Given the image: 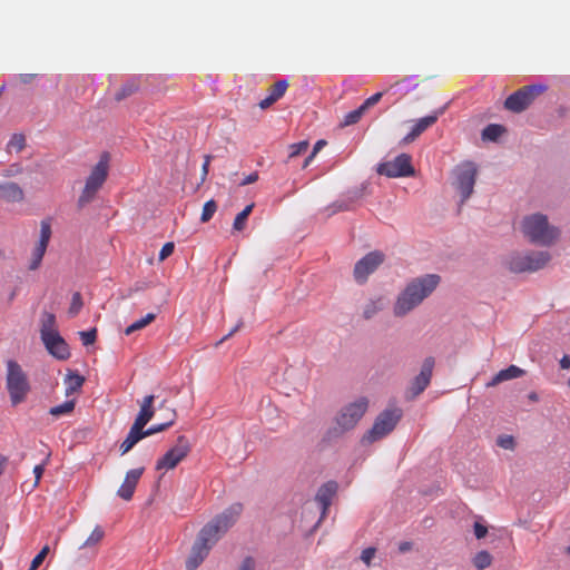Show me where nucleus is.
I'll use <instances>...</instances> for the list:
<instances>
[{"label": "nucleus", "instance_id": "nucleus-38", "mask_svg": "<svg viewBox=\"0 0 570 570\" xmlns=\"http://www.w3.org/2000/svg\"><path fill=\"white\" fill-rule=\"evenodd\" d=\"M364 114H365V111L360 106L358 108H356L345 115L344 120L341 124V126L346 127V126H352V125L357 124Z\"/></svg>", "mask_w": 570, "mask_h": 570}, {"label": "nucleus", "instance_id": "nucleus-61", "mask_svg": "<svg viewBox=\"0 0 570 570\" xmlns=\"http://www.w3.org/2000/svg\"><path fill=\"white\" fill-rule=\"evenodd\" d=\"M412 547H413V543L410 542V541H402L400 542L399 544V551L401 553H406L409 552L410 550H412Z\"/></svg>", "mask_w": 570, "mask_h": 570}, {"label": "nucleus", "instance_id": "nucleus-35", "mask_svg": "<svg viewBox=\"0 0 570 570\" xmlns=\"http://www.w3.org/2000/svg\"><path fill=\"white\" fill-rule=\"evenodd\" d=\"M331 210L330 215L340 213V212H348L353 210L354 206L348 202V199L343 195L341 199H337L333 204L327 207Z\"/></svg>", "mask_w": 570, "mask_h": 570}, {"label": "nucleus", "instance_id": "nucleus-63", "mask_svg": "<svg viewBox=\"0 0 570 570\" xmlns=\"http://www.w3.org/2000/svg\"><path fill=\"white\" fill-rule=\"evenodd\" d=\"M326 144H327V142H326V140H324V139H320V140H317V141L315 142L314 147H313L312 153H313L314 155H317V153H320V150H321V149H322Z\"/></svg>", "mask_w": 570, "mask_h": 570}, {"label": "nucleus", "instance_id": "nucleus-1", "mask_svg": "<svg viewBox=\"0 0 570 570\" xmlns=\"http://www.w3.org/2000/svg\"><path fill=\"white\" fill-rule=\"evenodd\" d=\"M242 510L243 505L240 503L233 504L199 530L185 562L187 570H196L203 563L213 547L235 523Z\"/></svg>", "mask_w": 570, "mask_h": 570}, {"label": "nucleus", "instance_id": "nucleus-43", "mask_svg": "<svg viewBox=\"0 0 570 570\" xmlns=\"http://www.w3.org/2000/svg\"><path fill=\"white\" fill-rule=\"evenodd\" d=\"M51 237V225L48 220H42L40 226V238L38 245L48 247Z\"/></svg>", "mask_w": 570, "mask_h": 570}, {"label": "nucleus", "instance_id": "nucleus-5", "mask_svg": "<svg viewBox=\"0 0 570 570\" xmlns=\"http://www.w3.org/2000/svg\"><path fill=\"white\" fill-rule=\"evenodd\" d=\"M6 387L12 406L24 402L31 390L27 374L14 360L7 361Z\"/></svg>", "mask_w": 570, "mask_h": 570}, {"label": "nucleus", "instance_id": "nucleus-39", "mask_svg": "<svg viewBox=\"0 0 570 570\" xmlns=\"http://www.w3.org/2000/svg\"><path fill=\"white\" fill-rule=\"evenodd\" d=\"M288 88V81L286 79H279L277 80L272 90H271V94L269 96L275 100L277 101L278 99H281L284 94L286 92Z\"/></svg>", "mask_w": 570, "mask_h": 570}, {"label": "nucleus", "instance_id": "nucleus-18", "mask_svg": "<svg viewBox=\"0 0 570 570\" xmlns=\"http://www.w3.org/2000/svg\"><path fill=\"white\" fill-rule=\"evenodd\" d=\"M145 471V468H137L129 470L126 473L125 480L120 488L117 491L118 497H120L122 500L129 501L131 500L136 487L138 484L139 479L141 478L142 473Z\"/></svg>", "mask_w": 570, "mask_h": 570}, {"label": "nucleus", "instance_id": "nucleus-26", "mask_svg": "<svg viewBox=\"0 0 570 570\" xmlns=\"http://www.w3.org/2000/svg\"><path fill=\"white\" fill-rule=\"evenodd\" d=\"M66 382L68 384L66 395L69 396L80 391L85 383V377L77 372L68 371Z\"/></svg>", "mask_w": 570, "mask_h": 570}, {"label": "nucleus", "instance_id": "nucleus-51", "mask_svg": "<svg viewBox=\"0 0 570 570\" xmlns=\"http://www.w3.org/2000/svg\"><path fill=\"white\" fill-rule=\"evenodd\" d=\"M383 95H384V92H382V91L374 94L370 98L365 99V101L361 105V107L363 108L364 111H366L368 108L376 105L382 99Z\"/></svg>", "mask_w": 570, "mask_h": 570}, {"label": "nucleus", "instance_id": "nucleus-25", "mask_svg": "<svg viewBox=\"0 0 570 570\" xmlns=\"http://www.w3.org/2000/svg\"><path fill=\"white\" fill-rule=\"evenodd\" d=\"M508 131L507 127L500 124H489L481 132L483 141L497 142L499 138Z\"/></svg>", "mask_w": 570, "mask_h": 570}, {"label": "nucleus", "instance_id": "nucleus-36", "mask_svg": "<svg viewBox=\"0 0 570 570\" xmlns=\"http://www.w3.org/2000/svg\"><path fill=\"white\" fill-rule=\"evenodd\" d=\"M145 438H147L145 433V428L136 423H132L126 439L129 440L130 443L136 445L139 441H141Z\"/></svg>", "mask_w": 570, "mask_h": 570}, {"label": "nucleus", "instance_id": "nucleus-19", "mask_svg": "<svg viewBox=\"0 0 570 570\" xmlns=\"http://www.w3.org/2000/svg\"><path fill=\"white\" fill-rule=\"evenodd\" d=\"M155 395L150 394L144 397L140 403V410L135 417L134 423L141 425L145 428L155 415V406H154Z\"/></svg>", "mask_w": 570, "mask_h": 570}, {"label": "nucleus", "instance_id": "nucleus-31", "mask_svg": "<svg viewBox=\"0 0 570 570\" xmlns=\"http://www.w3.org/2000/svg\"><path fill=\"white\" fill-rule=\"evenodd\" d=\"M97 193H98V189L85 184L81 195L79 196L78 202H77L78 208L82 209L89 203H91L95 199Z\"/></svg>", "mask_w": 570, "mask_h": 570}, {"label": "nucleus", "instance_id": "nucleus-52", "mask_svg": "<svg viewBox=\"0 0 570 570\" xmlns=\"http://www.w3.org/2000/svg\"><path fill=\"white\" fill-rule=\"evenodd\" d=\"M376 553V549L374 547H368L362 551L361 560L366 564L370 566L372 559L374 558Z\"/></svg>", "mask_w": 570, "mask_h": 570}, {"label": "nucleus", "instance_id": "nucleus-44", "mask_svg": "<svg viewBox=\"0 0 570 570\" xmlns=\"http://www.w3.org/2000/svg\"><path fill=\"white\" fill-rule=\"evenodd\" d=\"M83 306L82 296L79 292L72 294L71 304L68 309V314L73 317L79 314L80 309Z\"/></svg>", "mask_w": 570, "mask_h": 570}, {"label": "nucleus", "instance_id": "nucleus-33", "mask_svg": "<svg viewBox=\"0 0 570 570\" xmlns=\"http://www.w3.org/2000/svg\"><path fill=\"white\" fill-rule=\"evenodd\" d=\"M156 318V314L154 313H148L146 316H144L142 318L134 322L132 324H130L126 330H125V334L126 335H130L132 334L134 332L136 331H139V330H142L144 327H146L147 325H149L151 322H154Z\"/></svg>", "mask_w": 570, "mask_h": 570}, {"label": "nucleus", "instance_id": "nucleus-46", "mask_svg": "<svg viewBox=\"0 0 570 570\" xmlns=\"http://www.w3.org/2000/svg\"><path fill=\"white\" fill-rule=\"evenodd\" d=\"M104 530L97 525L80 548L90 547L98 543L104 538Z\"/></svg>", "mask_w": 570, "mask_h": 570}, {"label": "nucleus", "instance_id": "nucleus-8", "mask_svg": "<svg viewBox=\"0 0 570 570\" xmlns=\"http://www.w3.org/2000/svg\"><path fill=\"white\" fill-rule=\"evenodd\" d=\"M476 174V167L472 161H468L455 169V179L453 185L461 196V205L464 204L473 194Z\"/></svg>", "mask_w": 570, "mask_h": 570}, {"label": "nucleus", "instance_id": "nucleus-17", "mask_svg": "<svg viewBox=\"0 0 570 570\" xmlns=\"http://www.w3.org/2000/svg\"><path fill=\"white\" fill-rule=\"evenodd\" d=\"M444 112V107L436 110L434 114L420 118L412 127L411 131L401 140L402 145L413 142L421 134H423L429 127L438 121L439 116Z\"/></svg>", "mask_w": 570, "mask_h": 570}, {"label": "nucleus", "instance_id": "nucleus-47", "mask_svg": "<svg viewBox=\"0 0 570 570\" xmlns=\"http://www.w3.org/2000/svg\"><path fill=\"white\" fill-rule=\"evenodd\" d=\"M49 551H50L49 546H45L37 553V556L32 559V561L30 563V567H29V570H37L40 567V564L43 562V560L46 559V557L49 553Z\"/></svg>", "mask_w": 570, "mask_h": 570}, {"label": "nucleus", "instance_id": "nucleus-7", "mask_svg": "<svg viewBox=\"0 0 570 570\" xmlns=\"http://www.w3.org/2000/svg\"><path fill=\"white\" fill-rule=\"evenodd\" d=\"M547 90L548 86L542 83L524 86L508 96L504 100L503 107L514 114H521L531 106L537 97Z\"/></svg>", "mask_w": 570, "mask_h": 570}, {"label": "nucleus", "instance_id": "nucleus-4", "mask_svg": "<svg viewBox=\"0 0 570 570\" xmlns=\"http://www.w3.org/2000/svg\"><path fill=\"white\" fill-rule=\"evenodd\" d=\"M550 261L551 254L547 250H529L524 254L514 252L504 258L503 265L514 274L533 273L542 269Z\"/></svg>", "mask_w": 570, "mask_h": 570}, {"label": "nucleus", "instance_id": "nucleus-58", "mask_svg": "<svg viewBox=\"0 0 570 570\" xmlns=\"http://www.w3.org/2000/svg\"><path fill=\"white\" fill-rule=\"evenodd\" d=\"M243 321H239L235 327H233L226 335H224L222 337V340L217 343V344H220L223 343L224 341L228 340L229 337H232L236 332H238L240 330V327L243 326Z\"/></svg>", "mask_w": 570, "mask_h": 570}, {"label": "nucleus", "instance_id": "nucleus-59", "mask_svg": "<svg viewBox=\"0 0 570 570\" xmlns=\"http://www.w3.org/2000/svg\"><path fill=\"white\" fill-rule=\"evenodd\" d=\"M134 446L135 445L130 443L129 440L125 439L119 445L120 454L124 455L128 453Z\"/></svg>", "mask_w": 570, "mask_h": 570}, {"label": "nucleus", "instance_id": "nucleus-30", "mask_svg": "<svg viewBox=\"0 0 570 570\" xmlns=\"http://www.w3.org/2000/svg\"><path fill=\"white\" fill-rule=\"evenodd\" d=\"M367 188H368V183L364 181V183L361 184V186L351 188L346 193H344L343 195L354 206V204L357 200L362 199L365 196Z\"/></svg>", "mask_w": 570, "mask_h": 570}, {"label": "nucleus", "instance_id": "nucleus-41", "mask_svg": "<svg viewBox=\"0 0 570 570\" xmlns=\"http://www.w3.org/2000/svg\"><path fill=\"white\" fill-rule=\"evenodd\" d=\"M308 146H309L308 140H302L299 142L289 145V154H288L286 163H288L291 159L305 153L307 150Z\"/></svg>", "mask_w": 570, "mask_h": 570}, {"label": "nucleus", "instance_id": "nucleus-49", "mask_svg": "<svg viewBox=\"0 0 570 570\" xmlns=\"http://www.w3.org/2000/svg\"><path fill=\"white\" fill-rule=\"evenodd\" d=\"M43 472H45V463L38 464L33 468L35 481H33V483L30 484L29 491H33L38 487Z\"/></svg>", "mask_w": 570, "mask_h": 570}, {"label": "nucleus", "instance_id": "nucleus-50", "mask_svg": "<svg viewBox=\"0 0 570 570\" xmlns=\"http://www.w3.org/2000/svg\"><path fill=\"white\" fill-rule=\"evenodd\" d=\"M174 249H175V244L173 242H168V243L164 244L159 252V256H158L159 261L163 262L166 258H168L174 253Z\"/></svg>", "mask_w": 570, "mask_h": 570}, {"label": "nucleus", "instance_id": "nucleus-64", "mask_svg": "<svg viewBox=\"0 0 570 570\" xmlns=\"http://www.w3.org/2000/svg\"><path fill=\"white\" fill-rule=\"evenodd\" d=\"M316 155H314L313 153H311L303 161L302 164V168L305 169L309 166V164L312 163V160L314 159Z\"/></svg>", "mask_w": 570, "mask_h": 570}, {"label": "nucleus", "instance_id": "nucleus-40", "mask_svg": "<svg viewBox=\"0 0 570 570\" xmlns=\"http://www.w3.org/2000/svg\"><path fill=\"white\" fill-rule=\"evenodd\" d=\"M46 250H47L46 246L37 245V247L35 248V250L32 253V259L29 265L30 271H36L39 268Z\"/></svg>", "mask_w": 570, "mask_h": 570}, {"label": "nucleus", "instance_id": "nucleus-37", "mask_svg": "<svg viewBox=\"0 0 570 570\" xmlns=\"http://www.w3.org/2000/svg\"><path fill=\"white\" fill-rule=\"evenodd\" d=\"M26 147V137L23 134H13L7 145V149L10 151L14 149L16 153H20Z\"/></svg>", "mask_w": 570, "mask_h": 570}, {"label": "nucleus", "instance_id": "nucleus-55", "mask_svg": "<svg viewBox=\"0 0 570 570\" xmlns=\"http://www.w3.org/2000/svg\"><path fill=\"white\" fill-rule=\"evenodd\" d=\"M210 160H212V156L210 155L205 156V161H204L203 167H202L200 184H203L206 180V178H207V175H208V171H209Z\"/></svg>", "mask_w": 570, "mask_h": 570}, {"label": "nucleus", "instance_id": "nucleus-57", "mask_svg": "<svg viewBox=\"0 0 570 570\" xmlns=\"http://www.w3.org/2000/svg\"><path fill=\"white\" fill-rule=\"evenodd\" d=\"M258 180V173L257 171H254L249 175H247L243 181H240L239 186H246V185H249V184H254L255 181Z\"/></svg>", "mask_w": 570, "mask_h": 570}, {"label": "nucleus", "instance_id": "nucleus-32", "mask_svg": "<svg viewBox=\"0 0 570 570\" xmlns=\"http://www.w3.org/2000/svg\"><path fill=\"white\" fill-rule=\"evenodd\" d=\"M75 406H76V400H68V401L63 402L62 404L50 407L49 414L52 416H56V417L61 416V415H67V414H70L73 412Z\"/></svg>", "mask_w": 570, "mask_h": 570}, {"label": "nucleus", "instance_id": "nucleus-3", "mask_svg": "<svg viewBox=\"0 0 570 570\" xmlns=\"http://www.w3.org/2000/svg\"><path fill=\"white\" fill-rule=\"evenodd\" d=\"M522 233L531 244L540 246H551L560 237L559 228L550 225L548 217L540 213L523 218Z\"/></svg>", "mask_w": 570, "mask_h": 570}, {"label": "nucleus", "instance_id": "nucleus-60", "mask_svg": "<svg viewBox=\"0 0 570 570\" xmlns=\"http://www.w3.org/2000/svg\"><path fill=\"white\" fill-rule=\"evenodd\" d=\"M276 101L268 95L266 98H264L263 100H261V102L258 104V106L262 108V109H267L268 107H271L273 104H275Z\"/></svg>", "mask_w": 570, "mask_h": 570}, {"label": "nucleus", "instance_id": "nucleus-10", "mask_svg": "<svg viewBox=\"0 0 570 570\" xmlns=\"http://www.w3.org/2000/svg\"><path fill=\"white\" fill-rule=\"evenodd\" d=\"M191 451V444L185 435H179L176 444L170 448L156 463V470L175 469Z\"/></svg>", "mask_w": 570, "mask_h": 570}, {"label": "nucleus", "instance_id": "nucleus-12", "mask_svg": "<svg viewBox=\"0 0 570 570\" xmlns=\"http://www.w3.org/2000/svg\"><path fill=\"white\" fill-rule=\"evenodd\" d=\"M434 366L435 358L433 356H426L423 360L420 373L412 379L406 390L407 400H414L425 391L431 383Z\"/></svg>", "mask_w": 570, "mask_h": 570}, {"label": "nucleus", "instance_id": "nucleus-42", "mask_svg": "<svg viewBox=\"0 0 570 570\" xmlns=\"http://www.w3.org/2000/svg\"><path fill=\"white\" fill-rule=\"evenodd\" d=\"M216 210H217L216 202L214 199H209L208 202H206L204 204L203 212L200 215V220L203 223L209 222L213 218Z\"/></svg>", "mask_w": 570, "mask_h": 570}, {"label": "nucleus", "instance_id": "nucleus-24", "mask_svg": "<svg viewBox=\"0 0 570 570\" xmlns=\"http://www.w3.org/2000/svg\"><path fill=\"white\" fill-rule=\"evenodd\" d=\"M55 331H58L56 315L48 311H42L40 315V338H42L45 334L50 335L55 333Z\"/></svg>", "mask_w": 570, "mask_h": 570}, {"label": "nucleus", "instance_id": "nucleus-22", "mask_svg": "<svg viewBox=\"0 0 570 570\" xmlns=\"http://www.w3.org/2000/svg\"><path fill=\"white\" fill-rule=\"evenodd\" d=\"M387 305V299L380 296L375 299H370L363 308V318L372 320L379 312L383 311Z\"/></svg>", "mask_w": 570, "mask_h": 570}, {"label": "nucleus", "instance_id": "nucleus-21", "mask_svg": "<svg viewBox=\"0 0 570 570\" xmlns=\"http://www.w3.org/2000/svg\"><path fill=\"white\" fill-rule=\"evenodd\" d=\"M525 371L520 368L519 366L517 365H509L507 368H503L501 371H499L493 377L492 380L487 384V386H495L498 384H500L501 382H504V381H508V380H512V379H517V377H521L523 375H525Z\"/></svg>", "mask_w": 570, "mask_h": 570}, {"label": "nucleus", "instance_id": "nucleus-9", "mask_svg": "<svg viewBox=\"0 0 570 570\" xmlns=\"http://www.w3.org/2000/svg\"><path fill=\"white\" fill-rule=\"evenodd\" d=\"M376 173L389 178L413 177L415 168L412 165V157L409 154H400L392 161L380 163Z\"/></svg>", "mask_w": 570, "mask_h": 570}, {"label": "nucleus", "instance_id": "nucleus-15", "mask_svg": "<svg viewBox=\"0 0 570 570\" xmlns=\"http://www.w3.org/2000/svg\"><path fill=\"white\" fill-rule=\"evenodd\" d=\"M109 159L110 155L107 151H104L100 155L98 163L91 169L89 176L86 179V184L100 189L108 177V168H109Z\"/></svg>", "mask_w": 570, "mask_h": 570}, {"label": "nucleus", "instance_id": "nucleus-48", "mask_svg": "<svg viewBox=\"0 0 570 570\" xmlns=\"http://www.w3.org/2000/svg\"><path fill=\"white\" fill-rule=\"evenodd\" d=\"M497 444L505 450H512L514 448V439L512 435L502 434L497 439Z\"/></svg>", "mask_w": 570, "mask_h": 570}, {"label": "nucleus", "instance_id": "nucleus-2", "mask_svg": "<svg viewBox=\"0 0 570 570\" xmlns=\"http://www.w3.org/2000/svg\"><path fill=\"white\" fill-rule=\"evenodd\" d=\"M441 283L438 274H425L412 278L399 293L394 303L393 313L396 317H404L428 298Z\"/></svg>", "mask_w": 570, "mask_h": 570}, {"label": "nucleus", "instance_id": "nucleus-56", "mask_svg": "<svg viewBox=\"0 0 570 570\" xmlns=\"http://www.w3.org/2000/svg\"><path fill=\"white\" fill-rule=\"evenodd\" d=\"M17 77L19 78L21 83L29 85L37 78V75L36 73H20Z\"/></svg>", "mask_w": 570, "mask_h": 570}, {"label": "nucleus", "instance_id": "nucleus-54", "mask_svg": "<svg viewBox=\"0 0 570 570\" xmlns=\"http://www.w3.org/2000/svg\"><path fill=\"white\" fill-rule=\"evenodd\" d=\"M238 570H255V560L253 557H246L243 559Z\"/></svg>", "mask_w": 570, "mask_h": 570}, {"label": "nucleus", "instance_id": "nucleus-34", "mask_svg": "<svg viewBox=\"0 0 570 570\" xmlns=\"http://www.w3.org/2000/svg\"><path fill=\"white\" fill-rule=\"evenodd\" d=\"M176 416H177L176 411L171 410V417H170V420L165 422V423L155 424V425H151L150 428L146 429L145 430L146 436H150V435H154L156 433H160V432L166 431L168 428H170L175 423Z\"/></svg>", "mask_w": 570, "mask_h": 570}, {"label": "nucleus", "instance_id": "nucleus-45", "mask_svg": "<svg viewBox=\"0 0 570 570\" xmlns=\"http://www.w3.org/2000/svg\"><path fill=\"white\" fill-rule=\"evenodd\" d=\"M79 337L85 346L92 345L97 340V328L92 327L88 331H80Z\"/></svg>", "mask_w": 570, "mask_h": 570}, {"label": "nucleus", "instance_id": "nucleus-27", "mask_svg": "<svg viewBox=\"0 0 570 570\" xmlns=\"http://www.w3.org/2000/svg\"><path fill=\"white\" fill-rule=\"evenodd\" d=\"M346 432H348L347 429H345L341 424L335 423V425L328 428L327 431L324 433L322 442L331 444L337 441L340 438H342L343 434Z\"/></svg>", "mask_w": 570, "mask_h": 570}, {"label": "nucleus", "instance_id": "nucleus-6", "mask_svg": "<svg viewBox=\"0 0 570 570\" xmlns=\"http://www.w3.org/2000/svg\"><path fill=\"white\" fill-rule=\"evenodd\" d=\"M402 415L403 412L399 407L382 411L376 416L373 426L362 436L361 443L366 445L385 438L395 429Z\"/></svg>", "mask_w": 570, "mask_h": 570}, {"label": "nucleus", "instance_id": "nucleus-53", "mask_svg": "<svg viewBox=\"0 0 570 570\" xmlns=\"http://www.w3.org/2000/svg\"><path fill=\"white\" fill-rule=\"evenodd\" d=\"M473 529L474 535L479 540L485 538V535L488 534V527L480 522H474Z\"/></svg>", "mask_w": 570, "mask_h": 570}, {"label": "nucleus", "instance_id": "nucleus-62", "mask_svg": "<svg viewBox=\"0 0 570 570\" xmlns=\"http://www.w3.org/2000/svg\"><path fill=\"white\" fill-rule=\"evenodd\" d=\"M559 364H560V367H561L562 370H568V368H570V356H569V355H567V354H564V355L562 356V358L560 360V363H559Z\"/></svg>", "mask_w": 570, "mask_h": 570}, {"label": "nucleus", "instance_id": "nucleus-28", "mask_svg": "<svg viewBox=\"0 0 570 570\" xmlns=\"http://www.w3.org/2000/svg\"><path fill=\"white\" fill-rule=\"evenodd\" d=\"M255 204L252 203L247 205L240 213H238L234 219L233 228L234 230L242 232L246 227V223L248 219V216L253 212Z\"/></svg>", "mask_w": 570, "mask_h": 570}, {"label": "nucleus", "instance_id": "nucleus-20", "mask_svg": "<svg viewBox=\"0 0 570 570\" xmlns=\"http://www.w3.org/2000/svg\"><path fill=\"white\" fill-rule=\"evenodd\" d=\"M0 198L8 203H20L24 199L22 188L14 181L0 184Z\"/></svg>", "mask_w": 570, "mask_h": 570}, {"label": "nucleus", "instance_id": "nucleus-11", "mask_svg": "<svg viewBox=\"0 0 570 570\" xmlns=\"http://www.w3.org/2000/svg\"><path fill=\"white\" fill-rule=\"evenodd\" d=\"M368 406L366 397H360L358 400L348 403L343 406L334 419L336 424H341L348 431L353 430L357 422L363 417Z\"/></svg>", "mask_w": 570, "mask_h": 570}, {"label": "nucleus", "instance_id": "nucleus-23", "mask_svg": "<svg viewBox=\"0 0 570 570\" xmlns=\"http://www.w3.org/2000/svg\"><path fill=\"white\" fill-rule=\"evenodd\" d=\"M140 88V81L139 78L132 77L128 79L120 89L115 94V100L121 101L134 94H136Z\"/></svg>", "mask_w": 570, "mask_h": 570}, {"label": "nucleus", "instance_id": "nucleus-29", "mask_svg": "<svg viewBox=\"0 0 570 570\" xmlns=\"http://www.w3.org/2000/svg\"><path fill=\"white\" fill-rule=\"evenodd\" d=\"M492 560L493 558L489 551L481 550L473 557L472 563L478 570H484L491 566Z\"/></svg>", "mask_w": 570, "mask_h": 570}, {"label": "nucleus", "instance_id": "nucleus-14", "mask_svg": "<svg viewBox=\"0 0 570 570\" xmlns=\"http://www.w3.org/2000/svg\"><path fill=\"white\" fill-rule=\"evenodd\" d=\"M47 352L58 361H66L70 357V347L66 340L60 335L59 331H55L50 335L45 334L41 338Z\"/></svg>", "mask_w": 570, "mask_h": 570}, {"label": "nucleus", "instance_id": "nucleus-16", "mask_svg": "<svg viewBox=\"0 0 570 570\" xmlns=\"http://www.w3.org/2000/svg\"><path fill=\"white\" fill-rule=\"evenodd\" d=\"M337 489L338 484L334 480L327 481L318 488L315 500L321 504L322 514L314 528H316L325 517L328 508L332 504V499L337 492Z\"/></svg>", "mask_w": 570, "mask_h": 570}, {"label": "nucleus", "instance_id": "nucleus-13", "mask_svg": "<svg viewBox=\"0 0 570 570\" xmlns=\"http://www.w3.org/2000/svg\"><path fill=\"white\" fill-rule=\"evenodd\" d=\"M385 255L381 250H373L356 262L353 269L354 279L358 284H364L368 276L374 273L384 262Z\"/></svg>", "mask_w": 570, "mask_h": 570}]
</instances>
